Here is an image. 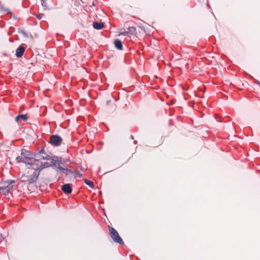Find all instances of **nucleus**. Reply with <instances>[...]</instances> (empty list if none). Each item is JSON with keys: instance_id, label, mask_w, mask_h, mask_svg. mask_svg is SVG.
<instances>
[{"instance_id": "obj_23", "label": "nucleus", "mask_w": 260, "mask_h": 260, "mask_svg": "<svg viewBox=\"0 0 260 260\" xmlns=\"http://www.w3.org/2000/svg\"><path fill=\"white\" fill-rule=\"evenodd\" d=\"M11 181L12 183H14L15 182L14 180H11Z\"/></svg>"}, {"instance_id": "obj_3", "label": "nucleus", "mask_w": 260, "mask_h": 260, "mask_svg": "<svg viewBox=\"0 0 260 260\" xmlns=\"http://www.w3.org/2000/svg\"><path fill=\"white\" fill-rule=\"evenodd\" d=\"M28 168H32L34 170L33 174L31 175L27 176V179L25 181L27 182L29 184H32L37 181L40 175V171L37 167H34V166L28 167Z\"/></svg>"}, {"instance_id": "obj_17", "label": "nucleus", "mask_w": 260, "mask_h": 260, "mask_svg": "<svg viewBox=\"0 0 260 260\" xmlns=\"http://www.w3.org/2000/svg\"><path fill=\"white\" fill-rule=\"evenodd\" d=\"M43 16V14H39L37 15V17L39 19H41L42 17V16Z\"/></svg>"}, {"instance_id": "obj_20", "label": "nucleus", "mask_w": 260, "mask_h": 260, "mask_svg": "<svg viewBox=\"0 0 260 260\" xmlns=\"http://www.w3.org/2000/svg\"><path fill=\"white\" fill-rule=\"evenodd\" d=\"M20 32L21 34H22L23 35H24L25 36H27L26 32L24 30H21Z\"/></svg>"}, {"instance_id": "obj_21", "label": "nucleus", "mask_w": 260, "mask_h": 260, "mask_svg": "<svg viewBox=\"0 0 260 260\" xmlns=\"http://www.w3.org/2000/svg\"><path fill=\"white\" fill-rule=\"evenodd\" d=\"M134 144H137V141L136 140H135L134 141Z\"/></svg>"}, {"instance_id": "obj_5", "label": "nucleus", "mask_w": 260, "mask_h": 260, "mask_svg": "<svg viewBox=\"0 0 260 260\" xmlns=\"http://www.w3.org/2000/svg\"><path fill=\"white\" fill-rule=\"evenodd\" d=\"M62 139L58 135H52L50 137L49 143L52 145L59 146L61 145Z\"/></svg>"}, {"instance_id": "obj_11", "label": "nucleus", "mask_w": 260, "mask_h": 260, "mask_svg": "<svg viewBox=\"0 0 260 260\" xmlns=\"http://www.w3.org/2000/svg\"><path fill=\"white\" fill-rule=\"evenodd\" d=\"M28 117L26 114H22L17 116L15 118L16 121L19 122L20 120H22L23 121H25L27 120Z\"/></svg>"}, {"instance_id": "obj_16", "label": "nucleus", "mask_w": 260, "mask_h": 260, "mask_svg": "<svg viewBox=\"0 0 260 260\" xmlns=\"http://www.w3.org/2000/svg\"><path fill=\"white\" fill-rule=\"evenodd\" d=\"M75 173H76V175L77 176H79V177H81L82 176V174L80 173L79 171H76L75 172Z\"/></svg>"}, {"instance_id": "obj_19", "label": "nucleus", "mask_w": 260, "mask_h": 260, "mask_svg": "<svg viewBox=\"0 0 260 260\" xmlns=\"http://www.w3.org/2000/svg\"><path fill=\"white\" fill-rule=\"evenodd\" d=\"M42 1V5L43 6H46V2L45 0H41Z\"/></svg>"}, {"instance_id": "obj_2", "label": "nucleus", "mask_w": 260, "mask_h": 260, "mask_svg": "<svg viewBox=\"0 0 260 260\" xmlns=\"http://www.w3.org/2000/svg\"><path fill=\"white\" fill-rule=\"evenodd\" d=\"M32 161L34 163V167H36L40 165L42 160H49L51 159V156L47 154L44 148L42 147L41 150L37 153H33Z\"/></svg>"}, {"instance_id": "obj_7", "label": "nucleus", "mask_w": 260, "mask_h": 260, "mask_svg": "<svg viewBox=\"0 0 260 260\" xmlns=\"http://www.w3.org/2000/svg\"><path fill=\"white\" fill-rule=\"evenodd\" d=\"M62 191L67 194L71 193L72 191V188L70 184H64L61 187Z\"/></svg>"}, {"instance_id": "obj_18", "label": "nucleus", "mask_w": 260, "mask_h": 260, "mask_svg": "<svg viewBox=\"0 0 260 260\" xmlns=\"http://www.w3.org/2000/svg\"><path fill=\"white\" fill-rule=\"evenodd\" d=\"M120 34L122 35L123 36H127V35H128L127 32V31H123V32H121Z\"/></svg>"}, {"instance_id": "obj_22", "label": "nucleus", "mask_w": 260, "mask_h": 260, "mask_svg": "<svg viewBox=\"0 0 260 260\" xmlns=\"http://www.w3.org/2000/svg\"><path fill=\"white\" fill-rule=\"evenodd\" d=\"M131 139H134V137H133V135H132V136H131Z\"/></svg>"}, {"instance_id": "obj_12", "label": "nucleus", "mask_w": 260, "mask_h": 260, "mask_svg": "<svg viewBox=\"0 0 260 260\" xmlns=\"http://www.w3.org/2000/svg\"><path fill=\"white\" fill-rule=\"evenodd\" d=\"M115 47L118 50H121L123 49V45L122 42L118 39H116L114 41Z\"/></svg>"}, {"instance_id": "obj_9", "label": "nucleus", "mask_w": 260, "mask_h": 260, "mask_svg": "<svg viewBox=\"0 0 260 260\" xmlns=\"http://www.w3.org/2000/svg\"><path fill=\"white\" fill-rule=\"evenodd\" d=\"M93 27L97 30L102 29L104 26L103 22H94L92 24Z\"/></svg>"}, {"instance_id": "obj_4", "label": "nucleus", "mask_w": 260, "mask_h": 260, "mask_svg": "<svg viewBox=\"0 0 260 260\" xmlns=\"http://www.w3.org/2000/svg\"><path fill=\"white\" fill-rule=\"evenodd\" d=\"M109 230L110 236L115 242L118 243L121 245L124 244V242L122 238L119 236L118 232L115 229L113 228L110 227Z\"/></svg>"}, {"instance_id": "obj_1", "label": "nucleus", "mask_w": 260, "mask_h": 260, "mask_svg": "<svg viewBox=\"0 0 260 260\" xmlns=\"http://www.w3.org/2000/svg\"><path fill=\"white\" fill-rule=\"evenodd\" d=\"M32 156L33 152L22 149L20 155L17 157L16 160L18 162H23L28 165V167H31L34 166V163L32 159Z\"/></svg>"}, {"instance_id": "obj_10", "label": "nucleus", "mask_w": 260, "mask_h": 260, "mask_svg": "<svg viewBox=\"0 0 260 260\" xmlns=\"http://www.w3.org/2000/svg\"><path fill=\"white\" fill-rule=\"evenodd\" d=\"M51 166L52 167L51 164H49L48 162H45L44 163L41 162L40 164V165L39 166H37V167L38 168H39V171H40V172L43 169L46 168H48V167H51Z\"/></svg>"}, {"instance_id": "obj_14", "label": "nucleus", "mask_w": 260, "mask_h": 260, "mask_svg": "<svg viewBox=\"0 0 260 260\" xmlns=\"http://www.w3.org/2000/svg\"><path fill=\"white\" fill-rule=\"evenodd\" d=\"M136 29L135 27L130 26L128 27L127 32L128 34L134 35L136 32Z\"/></svg>"}, {"instance_id": "obj_15", "label": "nucleus", "mask_w": 260, "mask_h": 260, "mask_svg": "<svg viewBox=\"0 0 260 260\" xmlns=\"http://www.w3.org/2000/svg\"><path fill=\"white\" fill-rule=\"evenodd\" d=\"M84 181L85 183L86 184H87V185H88L91 188H94V184L92 181H91L87 179H84Z\"/></svg>"}, {"instance_id": "obj_6", "label": "nucleus", "mask_w": 260, "mask_h": 260, "mask_svg": "<svg viewBox=\"0 0 260 260\" xmlns=\"http://www.w3.org/2000/svg\"><path fill=\"white\" fill-rule=\"evenodd\" d=\"M25 49V48L22 44L20 45L16 50V56L18 58L21 57L23 55Z\"/></svg>"}, {"instance_id": "obj_13", "label": "nucleus", "mask_w": 260, "mask_h": 260, "mask_svg": "<svg viewBox=\"0 0 260 260\" xmlns=\"http://www.w3.org/2000/svg\"><path fill=\"white\" fill-rule=\"evenodd\" d=\"M60 171L62 172L63 174H65L66 175H73L74 172L72 170L69 169L63 168H59Z\"/></svg>"}, {"instance_id": "obj_8", "label": "nucleus", "mask_w": 260, "mask_h": 260, "mask_svg": "<svg viewBox=\"0 0 260 260\" xmlns=\"http://www.w3.org/2000/svg\"><path fill=\"white\" fill-rule=\"evenodd\" d=\"M51 160H52L51 161L52 167H54L55 168H56L57 172L58 173L60 171L59 168H62L60 166V162L58 160H55L52 158H51Z\"/></svg>"}]
</instances>
